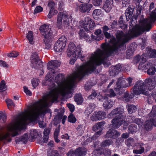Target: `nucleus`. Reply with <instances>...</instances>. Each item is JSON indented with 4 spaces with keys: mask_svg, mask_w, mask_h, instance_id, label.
Returning a JSON list of instances; mask_svg holds the SVG:
<instances>
[{
    "mask_svg": "<svg viewBox=\"0 0 156 156\" xmlns=\"http://www.w3.org/2000/svg\"><path fill=\"white\" fill-rule=\"evenodd\" d=\"M96 68L90 58L88 61L79 67L77 70L68 79H65L63 74H58L55 78L57 85L52 82V85L49 86L51 90L50 92L29 107V110L25 115L18 117L14 122L8 126L6 130L12 133L13 137L18 135V132L24 129L26 125L37 120L40 115L49 112L50 110L48 107L51 103L57 100L59 95L68 98L67 96L71 93L76 80H81L86 75L93 72Z\"/></svg>",
    "mask_w": 156,
    "mask_h": 156,
    "instance_id": "nucleus-1",
    "label": "nucleus"
},
{
    "mask_svg": "<svg viewBox=\"0 0 156 156\" xmlns=\"http://www.w3.org/2000/svg\"><path fill=\"white\" fill-rule=\"evenodd\" d=\"M143 24L140 22V25L136 26L134 29L129 31L128 34H125L122 31L117 30L115 34L116 38L112 37L109 41L112 44L110 45L108 43L103 44L101 45L102 50L98 49L92 53L90 57L96 66L104 64L107 58L111 54L117 51L119 48L123 47L126 48V44L128 43L132 38L137 37L146 31L148 24H145V20L143 21Z\"/></svg>",
    "mask_w": 156,
    "mask_h": 156,
    "instance_id": "nucleus-2",
    "label": "nucleus"
},
{
    "mask_svg": "<svg viewBox=\"0 0 156 156\" xmlns=\"http://www.w3.org/2000/svg\"><path fill=\"white\" fill-rule=\"evenodd\" d=\"M147 87L149 90L154 88V80L151 78L146 79L145 82L140 80L138 81L135 83L133 89L134 94L139 95L142 94L146 96L149 94V92L147 89Z\"/></svg>",
    "mask_w": 156,
    "mask_h": 156,
    "instance_id": "nucleus-3",
    "label": "nucleus"
},
{
    "mask_svg": "<svg viewBox=\"0 0 156 156\" xmlns=\"http://www.w3.org/2000/svg\"><path fill=\"white\" fill-rule=\"evenodd\" d=\"M124 109L121 107H118L113 109L109 114L107 117L111 119L115 117L111 121V125L115 128H118L125 122L126 116L124 114Z\"/></svg>",
    "mask_w": 156,
    "mask_h": 156,
    "instance_id": "nucleus-4",
    "label": "nucleus"
},
{
    "mask_svg": "<svg viewBox=\"0 0 156 156\" xmlns=\"http://www.w3.org/2000/svg\"><path fill=\"white\" fill-rule=\"evenodd\" d=\"M41 35L44 37L43 41L45 44L44 48L49 49L52 45L54 37L53 31L49 25L44 24L40 28Z\"/></svg>",
    "mask_w": 156,
    "mask_h": 156,
    "instance_id": "nucleus-5",
    "label": "nucleus"
},
{
    "mask_svg": "<svg viewBox=\"0 0 156 156\" xmlns=\"http://www.w3.org/2000/svg\"><path fill=\"white\" fill-rule=\"evenodd\" d=\"M82 50V49L80 45L76 47L74 43H70L69 44L67 51V55L69 57L74 58L70 61V64H73L78 57H80L81 60L83 61V57L81 56Z\"/></svg>",
    "mask_w": 156,
    "mask_h": 156,
    "instance_id": "nucleus-6",
    "label": "nucleus"
},
{
    "mask_svg": "<svg viewBox=\"0 0 156 156\" xmlns=\"http://www.w3.org/2000/svg\"><path fill=\"white\" fill-rule=\"evenodd\" d=\"M156 111L152 109L148 114V119L145 121L144 125V129L147 131H150L152 128L153 125L156 126Z\"/></svg>",
    "mask_w": 156,
    "mask_h": 156,
    "instance_id": "nucleus-7",
    "label": "nucleus"
},
{
    "mask_svg": "<svg viewBox=\"0 0 156 156\" xmlns=\"http://www.w3.org/2000/svg\"><path fill=\"white\" fill-rule=\"evenodd\" d=\"M30 61L31 67L35 69H39L43 67L42 63L37 53L34 52L31 55Z\"/></svg>",
    "mask_w": 156,
    "mask_h": 156,
    "instance_id": "nucleus-8",
    "label": "nucleus"
},
{
    "mask_svg": "<svg viewBox=\"0 0 156 156\" xmlns=\"http://www.w3.org/2000/svg\"><path fill=\"white\" fill-rule=\"evenodd\" d=\"M82 23L83 27L86 31L92 30L95 26L94 22L89 17H85Z\"/></svg>",
    "mask_w": 156,
    "mask_h": 156,
    "instance_id": "nucleus-9",
    "label": "nucleus"
},
{
    "mask_svg": "<svg viewBox=\"0 0 156 156\" xmlns=\"http://www.w3.org/2000/svg\"><path fill=\"white\" fill-rule=\"evenodd\" d=\"M5 122V113L0 112V142L5 143V129L2 126Z\"/></svg>",
    "mask_w": 156,
    "mask_h": 156,
    "instance_id": "nucleus-10",
    "label": "nucleus"
},
{
    "mask_svg": "<svg viewBox=\"0 0 156 156\" xmlns=\"http://www.w3.org/2000/svg\"><path fill=\"white\" fill-rule=\"evenodd\" d=\"M156 20V13L154 12H152L150 15V17L146 19H143L140 20V22L143 24V21L145 20L146 21V23H145V24H148V27H147L146 29V31H149L151 28V23L152 22H154Z\"/></svg>",
    "mask_w": 156,
    "mask_h": 156,
    "instance_id": "nucleus-11",
    "label": "nucleus"
},
{
    "mask_svg": "<svg viewBox=\"0 0 156 156\" xmlns=\"http://www.w3.org/2000/svg\"><path fill=\"white\" fill-rule=\"evenodd\" d=\"M106 117V113L102 111L95 112L90 117L92 121H96L98 120L104 119Z\"/></svg>",
    "mask_w": 156,
    "mask_h": 156,
    "instance_id": "nucleus-12",
    "label": "nucleus"
},
{
    "mask_svg": "<svg viewBox=\"0 0 156 156\" xmlns=\"http://www.w3.org/2000/svg\"><path fill=\"white\" fill-rule=\"evenodd\" d=\"M121 70V65L118 64L115 66H111L109 69V72L110 76H114L118 74Z\"/></svg>",
    "mask_w": 156,
    "mask_h": 156,
    "instance_id": "nucleus-13",
    "label": "nucleus"
},
{
    "mask_svg": "<svg viewBox=\"0 0 156 156\" xmlns=\"http://www.w3.org/2000/svg\"><path fill=\"white\" fill-rule=\"evenodd\" d=\"M120 133L117 130L113 129H111L107 132L105 137L115 139L120 136Z\"/></svg>",
    "mask_w": 156,
    "mask_h": 156,
    "instance_id": "nucleus-14",
    "label": "nucleus"
},
{
    "mask_svg": "<svg viewBox=\"0 0 156 156\" xmlns=\"http://www.w3.org/2000/svg\"><path fill=\"white\" fill-rule=\"evenodd\" d=\"M125 82L124 79L122 77L118 79L116 83L117 87L115 89L117 93H119L120 89L122 87H126Z\"/></svg>",
    "mask_w": 156,
    "mask_h": 156,
    "instance_id": "nucleus-15",
    "label": "nucleus"
},
{
    "mask_svg": "<svg viewBox=\"0 0 156 156\" xmlns=\"http://www.w3.org/2000/svg\"><path fill=\"white\" fill-rule=\"evenodd\" d=\"M67 16H68V13L66 12L59 13L58 16L57 20V23L58 27L61 28V26L62 25V19L66 18Z\"/></svg>",
    "mask_w": 156,
    "mask_h": 156,
    "instance_id": "nucleus-16",
    "label": "nucleus"
},
{
    "mask_svg": "<svg viewBox=\"0 0 156 156\" xmlns=\"http://www.w3.org/2000/svg\"><path fill=\"white\" fill-rule=\"evenodd\" d=\"M60 63L57 60L51 61L47 64V68L48 70L50 69L55 70L60 66Z\"/></svg>",
    "mask_w": 156,
    "mask_h": 156,
    "instance_id": "nucleus-17",
    "label": "nucleus"
},
{
    "mask_svg": "<svg viewBox=\"0 0 156 156\" xmlns=\"http://www.w3.org/2000/svg\"><path fill=\"white\" fill-rule=\"evenodd\" d=\"M80 10L83 13H88L92 7V5L90 4L84 3L80 6Z\"/></svg>",
    "mask_w": 156,
    "mask_h": 156,
    "instance_id": "nucleus-18",
    "label": "nucleus"
},
{
    "mask_svg": "<svg viewBox=\"0 0 156 156\" xmlns=\"http://www.w3.org/2000/svg\"><path fill=\"white\" fill-rule=\"evenodd\" d=\"M28 140V135L27 133L25 134L21 137H16V144H26Z\"/></svg>",
    "mask_w": 156,
    "mask_h": 156,
    "instance_id": "nucleus-19",
    "label": "nucleus"
},
{
    "mask_svg": "<svg viewBox=\"0 0 156 156\" xmlns=\"http://www.w3.org/2000/svg\"><path fill=\"white\" fill-rule=\"evenodd\" d=\"M113 4V0H106L103 6V9L107 12H109L112 9Z\"/></svg>",
    "mask_w": 156,
    "mask_h": 156,
    "instance_id": "nucleus-20",
    "label": "nucleus"
},
{
    "mask_svg": "<svg viewBox=\"0 0 156 156\" xmlns=\"http://www.w3.org/2000/svg\"><path fill=\"white\" fill-rule=\"evenodd\" d=\"M134 9L133 8L129 7L125 11V15L127 21H128L129 20L131 17Z\"/></svg>",
    "mask_w": 156,
    "mask_h": 156,
    "instance_id": "nucleus-21",
    "label": "nucleus"
},
{
    "mask_svg": "<svg viewBox=\"0 0 156 156\" xmlns=\"http://www.w3.org/2000/svg\"><path fill=\"white\" fill-rule=\"evenodd\" d=\"M86 149L85 148L79 147L75 150V155L76 156H83L86 153Z\"/></svg>",
    "mask_w": 156,
    "mask_h": 156,
    "instance_id": "nucleus-22",
    "label": "nucleus"
},
{
    "mask_svg": "<svg viewBox=\"0 0 156 156\" xmlns=\"http://www.w3.org/2000/svg\"><path fill=\"white\" fill-rule=\"evenodd\" d=\"M65 46V45L57 41L55 43L54 46V50L56 51L61 52L62 51Z\"/></svg>",
    "mask_w": 156,
    "mask_h": 156,
    "instance_id": "nucleus-23",
    "label": "nucleus"
},
{
    "mask_svg": "<svg viewBox=\"0 0 156 156\" xmlns=\"http://www.w3.org/2000/svg\"><path fill=\"white\" fill-rule=\"evenodd\" d=\"M132 94H130L128 92H126L123 94V101L126 102L129 101L130 100L133 98L134 95L133 93V90H132Z\"/></svg>",
    "mask_w": 156,
    "mask_h": 156,
    "instance_id": "nucleus-24",
    "label": "nucleus"
},
{
    "mask_svg": "<svg viewBox=\"0 0 156 156\" xmlns=\"http://www.w3.org/2000/svg\"><path fill=\"white\" fill-rule=\"evenodd\" d=\"M134 61L136 63H138L140 61L141 62H145L146 61V56L144 55H142L141 56L137 55L135 57Z\"/></svg>",
    "mask_w": 156,
    "mask_h": 156,
    "instance_id": "nucleus-25",
    "label": "nucleus"
},
{
    "mask_svg": "<svg viewBox=\"0 0 156 156\" xmlns=\"http://www.w3.org/2000/svg\"><path fill=\"white\" fill-rule=\"evenodd\" d=\"M64 111H63L61 113H59L58 114L56 115L54 119V121L55 120H56L57 119H58V120H60V119H62V123L63 124H64L66 120V119L67 117L66 116H63V113Z\"/></svg>",
    "mask_w": 156,
    "mask_h": 156,
    "instance_id": "nucleus-26",
    "label": "nucleus"
},
{
    "mask_svg": "<svg viewBox=\"0 0 156 156\" xmlns=\"http://www.w3.org/2000/svg\"><path fill=\"white\" fill-rule=\"evenodd\" d=\"M127 110L129 114H131L135 112L137 109V107L133 105H127L126 106Z\"/></svg>",
    "mask_w": 156,
    "mask_h": 156,
    "instance_id": "nucleus-27",
    "label": "nucleus"
},
{
    "mask_svg": "<svg viewBox=\"0 0 156 156\" xmlns=\"http://www.w3.org/2000/svg\"><path fill=\"white\" fill-rule=\"evenodd\" d=\"M101 10L100 9H95L93 13V16L94 18L98 20L100 17L101 16Z\"/></svg>",
    "mask_w": 156,
    "mask_h": 156,
    "instance_id": "nucleus-28",
    "label": "nucleus"
},
{
    "mask_svg": "<svg viewBox=\"0 0 156 156\" xmlns=\"http://www.w3.org/2000/svg\"><path fill=\"white\" fill-rule=\"evenodd\" d=\"M114 102L110 100L105 101L103 104V107L105 109H109L114 105Z\"/></svg>",
    "mask_w": 156,
    "mask_h": 156,
    "instance_id": "nucleus-29",
    "label": "nucleus"
},
{
    "mask_svg": "<svg viewBox=\"0 0 156 156\" xmlns=\"http://www.w3.org/2000/svg\"><path fill=\"white\" fill-rule=\"evenodd\" d=\"M27 39L28 40L29 43L31 44H33L34 43L33 41L34 36L33 33L32 31H28L26 37Z\"/></svg>",
    "mask_w": 156,
    "mask_h": 156,
    "instance_id": "nucleus-30",
    "label": "nucleus"
},
{
    "mask_svg": "<svg viewBox=\"0 0 156 156\" xmlns=\"http://www.w3.org/2000/svg\"><path fill=\"white\" fill-rule=\"evenodd\" d=\"M112 143L113 141L111 139L106 140L102 142L101 144V146L104 147L109 146Z\"/></svg>",
    "mask_w": 156,
    "mask_h": 156,
    "instance_id": "nucleus-31",
    "label": "nucleus"
},
{
    "mask_svg": "<svg viewBox=\"0 0 156 156\" xmlns=\"http://www.w3.org/2000/svg\"><path fill=\"white\" fill-rule=\"evenodd\" d=\"M60 126L56 128L55 130L54 133V138L56 142L58 143L60 142V140L58 139V136L60 132Z\"/></svg>",
    "mask_w": 156,
    "mask_h": 156,
    "instance_id": "nucleus-32",
    "label": "nucleus"
},
{
    "mask_svg": "<svg viewBox=\"0 0 156 156\" xmlns=\"http://www.w3.org/2000/svg\"><path fill=\"white\" fill-rule=\"evenodd\" d=\"M75 101L77 104H81L83 101L81 95L80 94H76L75 97Z\"/></svg>",
    "mask_w": 156,
    "mask_h": 156,
    "instance_id": "nucleus-33",
    "label": "nucleus"
},
{
    "mask_svg": "<svg viewBox=\"0 0 156 156\" xmlns=\"http://www.w3.org/2000/svg\"><path fill=\"white\" fill-rule=\"evenodd\" d=\"M129 130L131 133H136L137 130L136 125L134 124H132L129 126Z\"/></svg>",
    "mask_w": 156,
    "mask_h": 156,
    "instance_id": "nucleus-34",
    "label": "nucleus"
},
{
    "mask_svg": "<svg viewBox=\"0 0 156 156\" xmlns=\"http://www.w3.org/2000/svg\"><path fill=\"white\" fill-rule=\"evenodd\" d=\"M145 62H140L138 66V69H139L144 70L147 69L149 67V65L150 64V63H147L144 64Z\"/></svg>",
    "mask_w": 156,
    "mask_h": 156,
    "instance_id": "nucleus-35",
    "label": "nucleus"
},
{
    "mask_svg": "<svg viewBox=\"0 0 156 156\" xmlns=\"http://www.w3.org/2000/svg\"><path fill=\"white\" fill-rule=\"evenodd\" d=\"M6 89V83L5 81L3 80L0 83V92H2Z\"/></svg>",
    "mask_w": 156,
    "mask_h": 156,
    "instance_id": "nucleus-36",
    "label": "nucleus"
},
{
    "mask_svg": "<svg viewBox=\"0 0 156 156\" xmlns=\"http://www.w3.org/2000/svg\"><path fill=\"white\" fill-rule=\"evenodd\" d=\"M156 71V69L154 67H150L147 70V74L149 75H153Z\"/></svg>",
    "mask_w": 156,
    "mask_h": 156,
    "instance_id": "nucleus-37",
    "label": "nucleus"
},
{
    "mask_svg": "<svg viewBox=\"0 0 156 156\" xmlns=\"http://www.w3.org/2000/svg\"><path fill=\"white\" fill-rule=\"evenodd\" d=\"M133 122L137 124L139 127H140L142 125L143 120L141 119L136 118L133 120Z\"/></svg>",
    "mask_w": 156,
    "mask_h": 156,
    "instance_id": "nucleus-38",
    "label": "nucleus"
},
{
    "mask_svg": "<svg viewBox=\"0 0 156 156\" xmlns=\"http://www.w3.org/2000/svg\"><path fill=\"white\" fill-rule=\"evenodd\" d=\"M68 121L70 122L74 123L76 122V119L73 114H70L68 116Z\"/></svg>",
    "mask_w": 156,
    "mask_h": 156,
    "instance_id": "nucleus-39",
    "label": "nucleus"
},
{
    "mask_svg": "<svg viewBox=\"0 0 156 156\" xmlns=\"http://www.w3.org/2000/svg\"><path fill=\"white\" fill-rule=\"evenodd\" d=\"M67 39L65 36H62L58 40L57 42L66 45Z\"/></svg>",
    "mask_w": 156,
    "mask_h": 156,
    "instance_id": "nucleus-40",
    "label": "nucleus"
},
{
    "mask_svg": "<svg viewBox=\"0 0 156 156\" xmlns=\"http://www.w3.org/2000/svg\"><path fill=\"white\" fill-rule=\"evenodd\" d=\"M58 11L57 10H50L49 14L48 15V18L50 19L54 15L57 14Z\"/></svg>",
    "mask_w": 156,
    "mask_h": 156,
    "instance_id": "nucleus-41",
    "label": "nucleus"
},
{
    "mask_svg": "<svg viewBox=\"0 0 156 156\" xmlns=\"http://www.w3.org/2000/svg\"><path fill=\"white\" fill-rule=\"evenodd\" d=\"M43 10V8L41 6L38 5L36 7L34 12V14H36L39 13L41 12Z\"/></svg>",
    "mask_w": 156,
    "mask_h": 156,
    "instance_id": "nucleus-42",
    "label": "nucleus"
},
{
    "mask_svg": "<svg viewBox=\"0 0 156 156\" xmlns=\"http://www.w3.org/2000/svg\"><path fill=\"white\" fill-rule=\"evenodd\" d=\"M92 2L95 6H99L101 4L102 0H92Z\"/></svg>",
    "mask_w": 156,
    "mask_h": 156,
    "instance_id": "nucleus-43",
    "label": "nucleus"
},
{
    "mask_svg": "<svg viewBox=\"0 0 156 156\" xmlns=\"http://www.w3.org/2000/svg\"><path fill=\"white\" fill-rule=\"evenodd\" d=\"M51 77V76L50 73H48L47 74L45 78V80L46 81V83H47V84L48 83V82H50L51 84L50 85H52V82H53V81H51L52 79L48 80Z\"/></svg>",
    "mask_w": 156,
    "mask_h": 156,
    "instance_id": "nucleus-44",
    "label": "nucleus"
},
{
    "mask_svg": "<svg viewBox=\"0 0 156 156\" xmlns=\"http://www.w3.org/2000/svg\"><path fill=\"white\" fill-rule=\"evenodd\" d=\"M37 133L36 130L34 129L31 130L30 133V135L32 138L34 139L36 137Z\"/></svg>",
    "mask_w": 156,
    "mask_h": 156,
    "instance_id": "nucleus-45",
    "label": "nucleus"
},
{
    "mask_svg": "<svg viewBox=\"0 0 156 156\" xmlns=\"http://www.w3.org/2000/svg\"><path fill=\"white\" fill-rule=\"evenodd\" d=\"M149 57L151 58H156V50L152 49L151 50Z\"/></svg>",
    "mask_w": 156,
    "mask_h": 156,
    "instance_id": "nucleus-46",
    "label": "nucleus"
},
{
    "mask_svg": "<svg viewBox=\"0 0 156 156\" xmlns=\"http://www.w3.org/2000/svg\"><path fill=\"white\" fill-rule=\"evenodd\" d=\"M6 103L7 104V106L8 108L9 106H15V104L13 102V101L10 99H6L5 100Z\"/></svg>",
    "mask_w": 156,
    "mask_h": 156,
    "instance_id": "nucleus-47",
    "label": "nucleus"
},
{
    "mask_svg": "<svg viewBox=\"0 0 156 156\" xmlns=\"http://www.w3.org/2000/svg\"><path fill=\"white\" fill-rule=\"evenodd\" d=\"M19 55V53L15 51H12L11 53L8 55L9 57H16Z\"/></svg>",
    "mask_w": 156,
    "mask_h": 156,
    "instance_id": "nucleus-48",
    "label": "nucleus"
},
{
    "mask_svg": "<svg viewBox=\"0 0 156 156\" xmlns=\"http://www.w3.org/2000/svg\"><path fill=\"white\" fill-rule=\"evenodd\" d=\"M101 130H99L91 138L92 140H95L101 134Z\"/></svg>",
    "mask_w": 156,
    "mask_h": 156,
    "instance_id": "nucleus-49",
    "label": "nucleus"
},
{
    "mask_svg": "<svg viewBox=\"0 0 156 156\" xmlns=\"http://www.w3.org/2000/svg\"><path fill=\"white\" fill-rule=\"evenodd\" d=\"M55 4L53 1L49 2L48 3V6L50 9V10H55L54 7L55 6Z\"/></svg>",
    "mask_w": 156,
    "mask_h": 156,
    "instance_id": "nucleus-50",
    "label": "nucleus"
},
{
    "mask_svg": "<svg viewBox=\"0 0 156 156\" xmlns=\"http://www.w3.org/2000/svg\"><path fill=\"white\" fill-rule=\"evenodd\" d=\"M144 151V148L143 147H141L139 150H133V152L136 154H141Z\"/></svg>",
    "mask_w": 156,
    "mask_h": 156,
    "instance_id": "nucleus-51",
    "label": "nucleus"
},
{
    "mask_svg": "<svg viewBox=\"0 0 156 156\" xmlns=\"http://www.w3.org/2000/svg\"><path fill=\"white\" fill-rule=\"evenodd\" d=\"M71 23L69 22V20H66L64 22V24L66 27H68L69 29L72 28Z\"/></svg>",
    "mask_w": 156,
    "mask_h": 156,
    "instance_id": "nucleus-52",
    "label": "nucleus"
},
{
    "mask_svg": "<svg viewBox=\"0 0 156 156\" xmlns=\"http://www.w3.org/2000/svg\"><path fill=\"white\" fill-rule=\"evenodd\" d=\"M103 153L105 156H110L111 153L110 150L106 149L104 151Z\"/></svg>",
    "mask_w": 156,
    "mask_h": 156,
    "instance_id": "nucleus-53",
    "label": "nucleus"
},
{
    "mask_svg": "<svg viewBox=\"0 0 156 156\" xmlns=\"http://www.w3.org/2000/svg\"><path fill=\"white\" fill-rule=\"evenodd\" d=\"M38 124L39 127L42 128H44L46 126L45 123L43 121H39Z\"/></svg>",
    "mask_w": 156,
    "mask_h": 156,
    "instance_id": "nucleus-54",
    "label": "nucleus"
},
{
    "mask_svg": "<svg viewBox=\"0 0 156 156\" xmlns=\"http://www.w3.org/2000/svg\"><path fill=\"white\" fill-rule=\"evenodd\" d=\"M0 66H1L8 68L9 67V65L6 63V62L0 60Z\"/></svg>",
    "mask_w": 156,
    "mask_h": 156,
    "instance_id": "nucleus-55",
    "label": "nucleus"
},
{
    "mask_svg": "<svg viewBox=\"0 0 156 156\" xmlns=\"http://www.w3.org/2000/svg\"><path fill=\"white\" fill-rule=\"evenodd\" d=\"M133 79L131 77H129L126 79L128 83V84H126V87H129L132 85Z\"/></svg>",
    "mask_w": 156,
    "mask_h": 156,
    "instance_id": "nucleus-56",
    "label": "nucleus"
},
{
    "mask_svg": "<svg viewBox=\"0 0 156 156\" xmlns=\"http://www.w3.org/2000/svg\"><path fill=\"white\" fill-rule=\"evenodd\" d=\"M50 131V129L49 128H45L44 131V136H48V135Z\"/></svg>",
    "mask_w": 156,
    "mask_h": 156,
    "instance_id": "nucleus-57",
    "label": "nucleus"
},
{
    "mask_svg": "<svg viewBox=\"0 0 156 156\" xmlns=\"http://www.w3.org/2000/svg\"><path fill=\"white\" fill-rule=\"evenodd\" d=\"M23 89L24 92L26 94H27L30 96L32 95V93L29 90L28 88L26 86L23 87Z\"/></svg>",
    "mask_w": 156,
    "mask_h": 156,
    "instance_id": "nucleus-58",
    "label": "nucleus"
},
{
    "mask_svg": "<svg viewBox=\"0 0 156 156\" xmlns=\"http://www.w3.org/2000/svg\"><path fill=\"white\" fill-rule=\"evenodd\" d=\"M97 94L95 92H93L91 95L89 96L88 97V98L89 99H94L97 96Z\"/></svg>",
    "mask_w": 156,
    "mask_h": 156,
    "instance_id": "nucleus-59",
    "label": "nucleus"
},
{
    "mask_svg": "<svg viewBox=\"0 0 156 156\" xmlns=\"http://www.w3.org/2000/svg\"><path fill=\"white\" fill-rule=\"evenodd\" d=\"M67 106L70 112H73L74 111V106L73 105L70 104H67Z\"/></svg>",
    "mask_w": 156,
    "mask_h": 156,
    "instance_id": "nucleus-60",
    "label": "nucleus"
},
{
    "mask_svg": "<svg viewBox=\"0 0 156 156\" xmlns=\"http://www.w3.org/2000/svg\"><path fill=\"white\" fill-rule=\"evenodd\" d=\"M79 34L80 36V37L81 38L86 37V35H85L84 31H82L81 30H80Z\"/></svg>",
    "mask_w": 156,
    "mask_h": 156,
    "instance_id": "nucleus-61",
    "label": "nucleus"
},
{
    "mask_svg": "<svg viewBox=\"0 0 156 156\" xmlns=\"http://www.w3.org/2000/svg\"><path fill=\"white\" fill-rule=\"evenodd\" d=\"M109 96L110 98L114 97L116 96V94L114 93V90L112 89H110L109 91Z\"/></svg>",
    "mask_w": 156,
    "mask_h": 156,
    "instance_id": "nucleus-62",
    "label": "nucleus"
},
{
    "mask_svg": "<svg viewBox=\"0 0 156 156\" xmlns=\"http://www.w3.org/2000/svg\"><path fill=\"white\" fill-rule=\"evenodd\" d=\"M32 86L35 88L38 85V82L37 80H32L31 81Z\"/></svg>",
    "mask_w": 156,
    "mask_h": 156,
    "instance_id": "nucleus-63",
    "label": "nucleus"
},
{
    "mask_svg": "<svg viewBox=\"0 0 156 156\" xmlns=\"http://www.w3.org/2000/svg\"><path fill=\"white\" fill-rule=\"evenodd\" d=\"M67 155L68 156H74L75 155V151H74L73 150H71L67 153Z\"/></svg>",
    "mask_w": 156,
    "mask_h": 156,
    "instance_id": "nucleus-64",
    "label": "nucleus"
}]
</instances>
